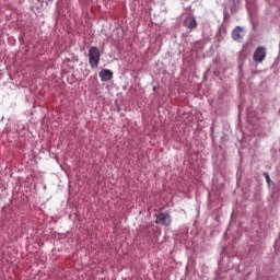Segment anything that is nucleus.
Wrapping results in <instances>:
<instances>
[{
	"instance_id": "obj_1",
	"label": "nucleus",
	"mask_w": 280,
	"mask_h": 280,
	"mask_svg": "<svg viewBox=\"0 0 280 280\" xmlns=\"http://www.w3.org/2000/svg\"><path fill=\"white\" fill-rule=\"evenodd\" d=\"M100 48L92 46L89 49V62H90V67L92 69H97V67H100Z\"/></svg>"
},
{
	"instance_id": "obj_5",
	"label": "nucleus",
	"mask_w": 280,
	"mask_h": 280,
	"mask_svg": "<svg viewBox=\"0 0 280 280\" xmlns=\"http://www.w3.org/2000/svg\"><path fill=\"white\" fill-rule=\"evenodd\" d=\"M100 78L102 82H109V80H113V71L108 69H103L100 72Z\"/></svg>"
},
{
	"instance_id": "obj_8",
	"label": "nucleus",
	"mask_w": 280,
	"mask_h": 280,
	"mask_svg": "<svg viewBox=\"0 0 280 280\" xmlns=\"http://www.w3.org/2000/svg\"><path fill=\"white\" fill-rule=\"evenodd\" d=\"M47 2L51 3L54 0H46Z\"/></svg>"
},
{
	"instance_id": "obj_6",
	"label": "nucleus",
	"mask_w": 280,
	"mask_h": 280,
	"mask_svg": "<svg viewBox=\"0 0 280 280\" xmlns=\"http://www.w3.org/2000/svg\"><path fill=\"white\" fill-rule=\"evenodd\" d=\"M232 38L233 40L240 42L242 38H244V30H242L240 26H236L232 32Z\"/></svg>"
},
{
	"instance_id": "obj_2",
	"label": "nucleus",
	"mask_w": 280,
	"mask_h": 280,
	"mask_svg": "<svg viewBox=\"0 0 280 280\" xmlns=\"http://www.w3.org/2000/svg\"><path fill=\"white\" fill-rule=\"evenodd\" d=\"M155 224H161L162 226H170L172 224V215L167 212H160L155 214Z\"/></svg>"
},
{
	"instance_id": "obj_7",
	"label": "nucleus",
	"mask_w": 280,
	"mask_h": 280,
	"mask_svg": "<svg viewBox=\"0 0 280 280\" xmlns=\"http://www.w3.org/2000/svg\"><path fill=\"white\" fill-rule=\"evenodd\" d=\"M264 176H265V178H266L267 184L270 185V183H271L270 174L264 173Z\"/></svg>"
},
{
	"instance_id": "obj_4",
	"label": "nucleus",
	"mask_w": 280,
	"mask_h": 280,
	"mask_svg": "<svg viewBox=\"0 0 280 280\" xmlns=\"http://www.w3.org/2000/svg\"><path fill=\"white\" fill-rule=\"evenodd\" d=\"M184 27H187V30H189L190 32H192V30H196L198 27V22L196 21V18L194 15H188L184 20Z\"/></svg>"
},
{
	"instance_id": "obj_3",
	"label": "nucleus",
	"mask_w": 280,
	"mask_h": 280,
	"mask_svg": "<svg viewBox=\"0 0 280 280\" xmlns=\"http://www.w3.org/2000/svg\"><path fill=\"white\" fill-rule=\"evenodd\" d=\"M266 56H267L266 47L258 46L256 48V50L254 51L253 60H254V62L261 65V62H264V60H266Z\"/></svg>"
}]
</instances>
